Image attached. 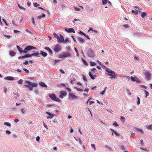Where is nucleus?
Instances as JSON below:
<instances>
[{
	"label": "nucleus",
	"instance_id": "4d7b16f0",
	"mask_svg": "<svg viewBox=\"0 0 152 152\" xmlns=\"http://www.w3.org/2000/svg\"><path fill=\"white\" fill-rule=\"evenodd\" d=\"M83 79L85 81H87V79L86 77L84 75H83Z\"/></svg>",
	"mask_w": 152,
	"mask_h": 152
},
{
	"label": "nucleus",
	"instance_id": "f3484780",
	"mask_svg": "<svg viewBox=\"0 0 152 152\" xmlns=\"http://www.w3.org/2000/svg\"><path fill=\"white\" fill-rule=\"evenodd\" d=\"M5 79L6 80H14V77H12L7 76L6 77Z\"/></svg>",
	"mask_w": 152,
	"mask_h": 152
},
{
	"label": "nucleus",
	"instance_id": "0eeeda50",
	"mask_svg": "<svg viewBox=\"0 0 152 152\" xmlns=\"http://www.w3.org/2000/svg\"><path fill=\"white\" fill-rule=\"evenodd\" d=\"M69 98L72 99H78V97L75 95L73 93H70L69 95Z\"/></svg>",
	"mask_w": 152,
	"mask_h": 152
},
{
	"label": "nucleus",
	"instance_id": "864d4df0",
	"mask_svg": "<svg viewBox=\"0 0 152 152\" xmlns=\"http://www.w3.org/2000/svg\"><path fill=\"white\" fill-rule=\"evenodd\" d=\"M75 89H76L78 91H83V89H82L78 88H77V87H76L75 88Z\"/></svg>",
	"mask_w": 152,
	"mask_h": 152
},
{
	"label": "nucleus",
	"instance_id": "423d86ee",
	"mask_svg": "<svg viewBox=\"0 0 152 152\" xmlns=\"http://www.w3.org/2000/svg\"><path fill=\"white\" fill-rule=\"evenodd\" d=\"M107 75H110L111 76L110 78H116L117 76V75L115 74V72L112 70L110 73L108 74Z\"/></svg>",
	"mask_w": 152,
	"mask_h": 152
},
{
	"label": "nucleus",
	"instance_id": "bb28decb",
	"mask_svg": "<svg viewBox=\"0 0 152 152\" xmlns=\"http://www.w3.org/2000/svg\"><path fill=\"white\" fill-rule=\"evenodd\" d=\"M117 136H120V134L118 133V132H117L116 131L113 130V129H110Z\"/></svg>",
	"mask_w": 152,
	"mask_h": 152
},
{
	"label": "nucleus",
	"instance_id": "6e6d98bb",
	"mask_svg": "<svg viewBox=\"0 0 152 152\" xmlns=\"http://www.w3.org/2000/svg\"><path fill=\"white\" fill-rule=\"evenodd\" d=\"M74 50H75V51L76 52V53H77V55L78 56V55H79V53H78V52L77 51V49L76 48H74Z\"/></svg>",
	"mask_w": 152,
	"mask_h": 152
},
{
	"label": "nucleus",
	"instance_id": "5701e85b",
	"mask_svg": "<svg viewBox=\"0 0 152 152\" xmlns=\"http://www.w3.org/2000/svg\"><path fill=\"white\" fill-rule=\"evenodd\" d=\"M134 77H135V81L137 82V83H140L141 81L139 80V79L137 77L135 76H134Z\"/></svg>",
	"mask_w": 152,
	"mask_h": 152
},
{
	"label": "nucleus",
	"instance_id": "052dcab7",
	"mask_svg": "<svg viewBox=\"0 0 152 152\" xmlns=\"http://www.w3.org/2000/svg\"><path fill=\"white\" fill-rule=\"evenodd\" d=\"M2 20H3V21L4 22V23H5V25L6 26H8V24L7 23L6 21L5 20V19H3Z\"/></svg>",
	"mask_w": 152,
	"mask_h": 152
},
{
	"label": "nucleus",
	"instance_id": "f257e3e1",
	"mask_svg": "<svg viewBox=\"0 0 152 152\" xmlns=\"http://www.w3.org/2000/svg\"><path fill=\"white\" fill-rule=\"evenodd\" d=\"M25 86L28 88L30 91L32 90L33 87H36L37 85V83H33L30 82L26 81L25 82Z\"/></svg>",
	"mask_w": 152,
	"mask_h": 152
},
{
	"label": "nucleus",
	"instance_id": "aec40b11",
	"mask_svg": "<svg viewBox=\"0 0 152 152\" xmlns=\"http://www.w3.org/2000/svg\"><path fill=\"white\" fill-rule=\"evenodd\" d=\"M89 75L90 77L92 78V79L94 80L95 79L94 77H96V76L95 75H92L91 72H89Z\"/></svg>",
	"mask_w": 152,
	"mask_h": 152
},
{
	"label": "nucleus",
	"instance_id": "338daca9",
	"mask_svg": "<svg viewBox=\"0 0 152 152\" xmlns=\"http://www.w3.org/2000/svg\"><path fill=\"white\" fill-rule=\"evenodd\" d=\"M20 22H21L23 21V18L22 16H20Z\"/></svg>",
	"mask_w": 152,
	"mask_h": 152
},
{
	"label": "nucleus",
	"instance_id": "79ce46f5",
	"mask_svg": "<svg viewBox=\"0 0 152 152\" xmlns=\"http://www.w3.org/2000/svg\"><path fill=\"white\" fill-rule=\"evenodd\" d=\"M23 80L22 79H20L18 81V84H22L23 83Z\"/></svg>",
	"mask_w": 152,
	"mask_h": 152
},
{
	"label": "nucleus",
	"instance_id": "bf43d9fd",
	"mask_svg": "<svg viewBox=\"0 0 152 152\" xmlns=\"http://www.w3.org/2000/svg\"><path fill=\"white\" fill-rule=\"evenodd\" d=\"M6 133L8 134H10L11 133L10 131L8 130H7L6 131Z\"/></svg>",
	"mask_w": 152,
	"mask_h": 152
},
{
	"label": "nucleus",
	"instance_id": "58836bf2",
	"mask_svg": "<svg viewBox=\"0 0 152 152\" xmlns=\"http://www.w3.org/2000/svg\"><path fill=\"white\" fill-rule=\"evenodd\" d=\"M20 111L22 114H24L25 113V110L23 108H21L20 109Z\"/></svg>",
	"mask_w": 152,
	"mask_h": 152
},
{
	"label": "nucleus",
	"instance_id": "c85d7f7f",
	"mask_svg": "<svg viewBox=\"0 0 152 152\" xmlns=\"http://www.w3.org/2000/svg\"><path fill=\"white\" fill-rule=\"evenodd\" d=\"M146 128L148 129H152V126L151 125H149L146 126Z\"/></svg>",
	"mask_w": 152,
	"mask_h": 152
},
{
	"label": "nucleus",
	"instance_id": "37998d69",
	"mask_svg": "<svg viewBox=\"0 0 152 152\" xmlns=\"http://www.w3.org/2000/svg\"><path fill=\"white\" fill-rule=\"evenodd\" d=\"M107 0H102V4L103 5L107 4Z\"/></svg>",
	"mask_w": 152,
	"mask_h": 152
},
{
	"label": "nucleus",
	"instance_id": "c03bdc74",
	"mask_svg": "<svg viewBox=\"0 0 152 152\" xmlns=\"http://www.w3.org/2000/svg\"><path fill=\"white\" fill-rule=\"evenodd\" d=\"M130 78H131V80H132V82L135 81V77H134L131 76L130 77Z\"/></svg>",
	"mask_w": 152,
	"mask_h": 152
},
{
	"label": "nucleus",
	"instance_id": "b1692460",
	"mask_svg": "<svg viewBox=\"0 0 152 152\" xmlns=\"http://www.w3.org/2000/svg\"><path fill=\"white\" fill-rule=\"evenodd\" d=\"M141 15L142 17L144 18L147 15V14L145 12H142Z\"/></svg>",
	"mask_w": 152,
	"mask_h": 152
},
{
	"label": "nucleus",
	"instance_id": "9b49d317",
	"mask_svg": "<svg viewBox=\"0 0 152 152\" xmlns=\"http://www.w3.org/2000/svg\"><path fill=\"white\" fill-rule=\"evenodd\" d=\"M46 113L48 114V115H49V116H47V117H46V118L47 119H49V118H52L53 117V114H51L49 112H46Z\"/></svg>",
	"mask_w": 152,
	"mask_h": 152
},
{
	"label": "nucleus",
	"instance_id": "dca6fc26",
	"mask_svg": "<svg viewBox=\"0 0 152 152\" xmlns=\"http://www.w3.org/2000/svg\"><path fill=\"white\" fill-rule=\"evenodd\" d=\"M45 49L48 51L50 54H52L53 51L49 47H46L45 48Z\"/></svg>",
	"mask_w": 152,
	"mask_h": 152
},
{
	"label": "nucleus",
	"instance_id": "f03ea898",
	"mask_svg": "<svg viewBox=\"0 0 152 152\" xmlns=\"http://www.w3.org/2000/svg\"><path fill=\"white\" fill-rule=\"evenodd\" d=\"M49 96L52 99L55 101L59 102H61V100L60 99L56 97L55 95L54 94L50 95H49Z\"/></svg>",
	"mask_w": 152,
	"mask_h": 152
},
{
	"label": "nucleus",
	"instance_id": "5fc2aeb1",
	"mask_svg": "<svg viewBox=\"0 0 152 152\" xmlns=\"http://www.w3.org/2000/svg\"><path fill=\"white\" fill-rule=\"evenodd\" d=\"M31 20H32V22L33 24L34 25H35V21H34V18L33 17H32V18H31Z\"/></svg>",
	"mask_w": 152,
	"mask_h": 152
},
{
	"label": "nucleus",
	"instance_id": "ea45409f",
	"mask_svg": "<svg viewBox=\"0 0 152 152\" xmlns=\"http://www.w3.org/2000/svg\"><path fill=\"white\" fill-rule=\"evenodd\" d=\"M91 146L93 148L94 150L95 151L96 150V148L95 145L93 144H91Z\"/></svg>",
	"mask_w": 152,
	"mask_h": 152
},
{
	"label": "nucleus",
	"instance_id": "de8ad7c7",
	"mask_svg": "<svg viewBox=\"0 0 152 152\" xmlns=\"http://www.w3.org/2000/svg\"><path fill=\"white\" fill-rule=\"evenodd\" d=\"M140 87L141 88H144L145 89H146L147 88V87L144 85H140Z\"/></svg>",
	"mask_w": 152,
	"mask_h": 152
},
{
	"label": "nucleus",
	"instance_id": "ddd939ff",
	"mask_svg": "<svg viewBox=\"0 0 152 152\" xmlns=\"http://www.w3.org/2000/svg\"><path fill=\"white\" fill-rule=\"evenodd\" d=\"M145 75L147 79L149 80L151 79V75L148 72H145Z\"/></svg>",
	"mask_w": 152,
	"mask_h": 152
},
{
	"label": "nucleus",
	"instance_id": "412c9836",
	"mask_svg": "<svg viewBox=\"0 0 152 152\" xmlns=\"http://www.w3.org/2000/svg\"><path fill=\"white\" fill-rule=\"evenodd\" d=\"M40 54L44 57H46L48 55L47 53L42 51H40Z\"/></svg>",
	"mask_w": 152,
	"mask_h": 152
},
{
	"label": "nucleus",
	"instance_id": "1a4fd4ad",
	"mask_svg": "<svg viewBox=\"0 0 152 152\" xmlns=\"http://www.w3.org/2000/svg\"><path fill=\"white\" fill-rule=\"evenodd\" d=\"M58 42L61 43L63 42L64 41V39L63 36L61 34L60 35V37H59V38L58 39Z\"/></svg>",
	"mask_w": 152,
	"mask_h": 152
},
{
	"label": "nucleus",
	"instance_id": "393cba45",
	"mask_svg": "<svg viewBox=\"0 0 152 152\" xmlns=\"http://www.w3.org/2000/svg\"><path fill=\"white\" fill-rule=\"evenodd\" d=\"M132 13L135 15H137L138 14V12L137 11H135L133 10H132L131 11Z\"/></svg>",
	"mask_w": 152,
	"mask_h": 152
},
{
	"label": "nucleus",
	"instance_id": "680f3d73",
	"mask_svg": "<svg viewBox=\"0 0 152 152\" xmlns=\"http://www.w3.org/2000/svg\"><path fill=\"white\" fill-rule=\"evenodd\" d=\"M74 9L76 11H80V8L77 7H75Z\"/></svg>",
	"mask_w": 152,
	"mask_h": 152
},
{
	"label": "nucleus",
	"instance_id": "20e7f679",
	"mask_svg": "<svg viewBox=\"0 0 152 152\" xmlns=\"http://www.w3.org/2000/svg\"><path fill=\"white\" fill-rule=\"evenodd\" d=\"M61 49V46L58 44L56 45L54 48L53 50L55 52H58L60 51Z\"/></svg>",
	"mask_w": 152,
	"mask_h": 152
},
{
	"label": "nucleus",
	"instance_id": "13d9d810",
	"mask_svg": "<svg viewBox=\"0 0 152 152\" xmlns=\"http://www.w3.org/2000/svg\"><path fill=\"white\" fill-rule=\"evenodd\" d=\"M23 64L26 65L28 64V61H25V62H23Z\"/></svg>",
	"mask_w": 152,
	"mask_h": 152
},
{
	"label": "nucleus",
	"instance_id": "a19ab883",
	"mask_svg": "<svg viewBox=\"0 0 152 152\" xmlns=\"http://www.w3.org/2000/svg\"><path fill=\"white\" fill-rule=\"evenodd\" d=\"M18 7L20 8V9H22L24 10H26V9L21 6H20L18 4Z\"/></svg>",
	"mask_w": 152,
	"mask_h": 152
},
{
	"label": "nucleus",
	"instance_id": "2f4dec72",
	"mask_svg": "<svg viewBox=\"0 0 152 152\" xmlns=\"http://www.w3.org/2000/svg\"><path fill=\"white\" fill-rule=\"evenodd\" d=\"M4 124L5 125L8 126H11V124L9 122H5L4 123Z\"/></svg>",
	"mask_w": 152,
	"mask_h": 152
},
{
	"label": "nucleus",
	"instance_id": "f704fd0d",
	"mask_svg": "<svg viewBox=\"0 0 152 152\" xmlns=\"http://www.w3.org/2000/svg\"><path fill=\"white\" fill-rule=\"evenodd\" d=\"M33 5L35 7H37L39 6V5L36 2L34 3Z\"/></svg>",
	"mask_w": 152,
	"mask_h": 152
},
{
	"label": "nucleus",
	"instance_id": "c756f323",
	"mask_svg": "<svg viewBox=\"0 0 152 152\" xmlns=\"http://www.w3.org/2000/svg\"><path fill=\"white\" fill-rule=\"evenodd\" d=\"M53 35H54V37L58 39L59 38V36L57 35L56 33H53Z\"/></svg>",
	"mask_w": 152,
	"mask_h": 152
},
{
	"label": "nucleus",
	"instance_id": "4468645a",
	"mask_svg": "<svg viewBox=\"0 0 152 152\" xmlns=\"http://www.w3.org/2000/svg\"><path fill=\"white\" fill-rule=\"evenodd\" d=\"M65 57H70L71 56L69 52H64L63 53Z\"/></svg>",
	"mask_w": 152,
	"mask_h": 152
},
{
	"label": "nucleus",
	"instance_id": "09e8293b",
	"mask_svg": "<svg viewBox=\"0 0 152 152\" xmlns=\"http://www.w3.org/2000/svg\"><path fill=\"white\" fill-rule=\"evenodd\" d=\"M113 125L115 126L116 127L118 126V125L117 124V122L115 121L113 124Z\"/></svg>",
	"mask_w": 152,
	"mask_h": 152
},
{
	"label": "nucleus",
	"instance_id": "a878e982",
	"mask_svg": "<svg viewBox=\"0 0 152 152\" xmlns=\"http://www.w3.org/2000/svg\"><path fill=\"white\" fill-rule=\"evenodd\" d=\"M16 53L13 51H11L10 52V55L12 56H14L15 55Z\"/></svg>",
	"mask_w": 152,
	"mask_h": 152
},
{
	"label": "nucleus",
	"instance_id": "e433bc0d",
	"mask_svg": "<svg viewBox=\"0 0 152 152\" xmlns=\"http://www.w3.org/2000/svg\"><path fill=\"white\" fill-rule=\"evenodd\" d=\"M144 92H145V94H146V96H145V98L147 97V96L149 95V93L146 90H144Z\"/></svg>",
	"mask_w": 152,
	"mask_h": 152
},
{
	"label": "nucleus",
	"instance_id": "e2e57ef3",
	"mask_svg": "<svg viewBox=\"0 0 152 152\" xmlns=\"http://www.w3.org/2000/svg\"><path fill=\"white\" fill-rule=\"evenodd\" d=\"M66 88L67 90V91H69V92H70L71 91V89L69 88H67L66 87Z\"/></svg>",
	"mask_w": 152,
	"mask_h": 152
},
{
	"label": "nucleus",
	"instance_id": "8fccbe9b",
	"mask_svg": "<svg viewBox=\"0 0 152 152\" xmlns=\"http://www.w3.org/2000/svg\"><path fill=\"white\" fill-rule=\"evenodd\" d=\"M43 124L44 127L46 129H48V128L47 125H46V124H45L44 122H43Z\"/></svg>",
	"mask_w": 152,
	"mask_h": 152
},
{
	"label": "nucleus",
	"instance_id": "6e6552de",
	"mask_svg": "<svg viewBox=\"0 0 152 152\" xmlns=\"http://www.w3.org/2000/svg\"><path fill=\"white\" fill-rule=\"evenodd\" d=\"M36 48L34 47L33 46L29 45L27 46L24 49V50L26 51L28 50L29 51L30 50H31L34 49H36Z\"/></svg>",
	"mask_w": 152,
	"mask_h": 152
},
{
	"label": "nucleus",
	"instance_id": "a211bd4d",
	"mask_svg": "<svg viewBox=\"0 0 152 152\" xmlns=\"http://www.w3.org/2000/svg\"><path fill=\"white\" fill-rule=\"evenodd\" d=\"M39 84L41 86L45 88H47V85L44 82H41L39 83Z\"/></svg>",
	"mask_w": 152,
	"mask_h": 152
},
{
	"label": "nucleus",
	"instance_id": "2eb2a0df",
	"mask_svg": "<svg viewBox=\"0 0 152 152\" xmlns=\"http://www.w3.org/2000/svg\"><path fill=\"white\" fill-rule=\"evenodd\" d=\"M78 40L82 44L85 42V40L84 39L81 37H79L78 38Z\"/></svg>",
	"mask_w": 152,
	"mask_h": 152
},
{
	"label": "nucleus",
	"instance_id": "603ef678",
	"mask_svg": "<svg viewBox=\"0 0 152 152\" xmlns=\"http://www.w3.org/2000/svg\"><path fill=\"white\" fill-rule=\"evenodd\" d=\"M121 121H124L125 120V118L123 116L121 117Z\"/></svg>",
	"mask_w": 152,
	"mask_h": 152
},
{
	"label": "nucleus",
	"instance_id": "0e129e2a",
	"mask_svg": "<svg viewBox=\"0 0 152 152\" xmlns=\"http://www.w3.org/2000/svg\"><path fill=\"white\" fill-rule=\"evenodd\" d=\"M40 137L39 136H37L36 138V140L39 142V140Z\"/></svg>",
	"mask_w": 152,
	"mask_h": 152
},
{
	"label": "nucleus",
	"instance_id": "774afa93",
	"mask_svg": "<svg viewBox=\"0 0 152 152\" xmlns=\"http://www.w3.org/2000/svg\"><path fill=\"white\" fill-rule=\"evenodd\" d=\"M84 91L88 92L89 91V89L88 88H85L83 91Z\"/></svg>",
	"mask_w": 152,
	"mask_h": 152
},
{
	"label": "nucleus",
	"instance_id": "39448f33",
	"mask_svg": "<svg viewBox=\"0 0 152 152\" xmlns=\"http://www.w3.org/2000/svg\"><path fill=\"white\" fill-rule=\"evenodd\" d=\"M59 97L61 99H63L64 97L66 96L67 93L66 91H60Z\"/></svg>",
	"mask_w": 152,
	"mask_h": 152
},
{
	"label": "nucleus",
	"instance_id": "7ed1b4c3",
	"mask_svg": "<svg viewBox=\"0 0 152 152\" xmlns=\"http://www.w3.org/2000/svg\"><path fill=\"white\" fill-rule=\"evenodd\" d=\"M88 56L90 58H93L95 56V54L93 50L91 49H89L87 53Z\"/></svg>",
	"mask_w": 152,
	"mask_h": 152
},
{
	"label": "nucleus",
	"instance_id": "a18cd8bd",
	"mask_svg": "<svg viewBox=\"0 0 152 152\" xmlns=\"http://www.w3.org/2000/svg\"><path fill=\"white\" fill-rule=\"evenodd\" d=\"M112 70H110V69H108V68H106V72H107L108 73H110V72H111V71H112Z\"/></svg>",
	"mask_w": 152,
	"mask_h": 152
},
{
	"label": "nucleus",
	"instance_id": "f8f14e48",
	"mask_svg": "<svg viewBox=\"0 0 152 152\" xmlns=\"http://www.w3.org/2000/svg\"><path fill=\"white\" fill-rule=\"evenodd\" d=\"M17 49H18V51L20 52V53H21L23 52L24 53H27V52L26 51L21 50L20 47L18 45L17 46Z\"/></svg>",
	"mask_w": 152,
	"mask_h": 152
},
{
	"label": "nucleus",
	"instance_id": "cd10ccee",
	"mask_svg": "<svg viewBox=\"0 0 152 152\" xmlns=\"http://www.w3.org/2000/svg\"><path fill=\"white\" fill-rule=\"evenodd\" d=\"M107 88V87H106L103 90L102 92H101L100 94L102 95H104L106 91V90Z\"/></svg>",
	"mask_w": 152,
	"mask_h": 152
},
{
	"label": "nucleus",
	"instance_id": "72a5a7b5",
	"mask_svg": "<svg viewBox=\"0 0 152 152\" xmlns=\"http://www.w3.org/2000/svg\"><path fill=\"white\" fill-rule=\"evenodd\" d=\"M137 104L138 105H139L140 103V99L139 97L138 96L137 97Z\"/></svg>",
	"mask_w": 152,
	"mask_h": 152
},
{
	"label": "nucleus",
	"instance_id": "4be33fe9",
	"mask_svg": "<svg viewBox=\"0 0 152 152\" xmlns=\"http://www.w3.org/2000/svg\"><path fill=\"white\" fill-rule=\"evenodd\" d=\"M32 56V54H26L24 56L23 58H26L30 57Z\"/></svg>",
	"mask_w": 152,
	"mask_h": 152
},
{
	"label": "nucleus",
	"instance_id": "69168bd1",
	"mask_svg": "<svg viewBox=\"0 0 152 152\" xmlns=\"http://www.w3.org/2000/svg\"><path fill=\"white\" fill-rule=\"evenodd\" d=\"M69 42V40L67 39H66L65 40H64V42L65 43H66L67 42Z\"/></svg>",
	"mask_w": 152,
	"mask_h": 152
},
{
	"label": "nucleus",
	"instance_id": "6ab92c4d",
	"mask_svg": "<svg viewBox=\"0 0 152 152\" xmlns=\"http://www.w3.org/2000/svg\"><path fill=\"white\" fill-rule=\"evenodd\" d=\"M32 56L39 57L40 55V54L38 53V52H35V53L32 54Z\"/></svg>",
	"mask_w": 152,
	"mask_h": 152
},
{
	"label": "nucleus",
	"instance_id": "7c9ffc66",
	"mask_svg": "<svg viewBox=\"0 0 152 152\" xmlns=\"http://www.w3.org/2000/svg\"><path fill=\"white\" fill-rule=\"evenodd\" d=\"M90 65L91 66H93L96 65V63L95 62H91Z\"/></svg>",
	"mask_w": 152,
	"mask_h": 152
},
{
	"label": "nucleus",
	"instance_id": "49530a36",
	"mask_svg": "<svg viewBox=\"0 0 152 152\" xmlns=\"http://www.w3.org/2000/svg\"><path fill=\"white\" fill-rule=\"evenodd\" d=\"M23 70L26 73H29V71L28 70H27V69H24L23 68Z\"/></svg>",
	"mask_w": 152,
	"mask_h": 152
},
{
	"label": "nucleus",
	"instance_id": "473e14b6",
	"mask_svg": "<svg viewBox=\"0 0 152 152\" xmlns=\"http://www.w3.org/2000/svg\"><path fill=\"white\" fill-rule=\"evenodd\" d=\"M82 61L83 63L85 65H88V64L87 62L84 59H82Z\"/></svg>",
	"mask_w": 152,
	"mask_h": 152
},
{
	"label": "nucleus",
	"instance_id": "9d476101",
	"mask_svg": "<svg viewBox=\"0 0 152 152\" xmlns=\"http://www.w3.org/2000/svg\"><path fill=\"white\" fill-rule=\"evenodd\" d=\"M65 31H67L68 32H73V33H75L74 29L72 28H69L68 29H67V28H66L65 29Z\"/></svg>",
	"mask_w": 152,
	"mask_h": 152
},
{
	"label": "nucleus",
	"instance_id": "4c0bfd02",
	"mask_svg": "<svg viewBox=\"0 0 152 152\" xmlns=\"http://www.w3.org/2000/svg\"><path fill=\"white\" fill-rule=\"evenodd\" d=\"M137 131H139L141 132L142 134H143L144 132L142 130V129H137Z\"/></svg>",
	"mask_w": 152,
	"mask_h": 152
},
{
	"label": "nucleus",
	"instance_id": "c9c22d12",
	"mask_svg": "<svg viewBox=\"0 0 152 152\" xmlns=\"http://www.w3.org/2000/svg\"><path fill=\"white\" fill-rule=\"evenodd\" d=\"M59 57L60 58H65V57L64 55V54L63 53L62 54H61L59 55Z\"/></svg>",
	"mask_w": 152,
	"mask_h": 152
},
{
	"label": "nucleus",
	"instance_id": "3c124183",
	"mask_svg": "<svg viewBox=\"0 0 152 152\" xmlns=\"http://www.w3.org/2000/svg\"><path fill=\"white\" fill-rule=\"evenodd\" d=\"M79 33L80 34L82 35H84V36H86V34L82 32L81 31H80L79 32Z\"/></svg>",
	"mask_w": 152,
	"mask_h": 152
}]
</instances>
